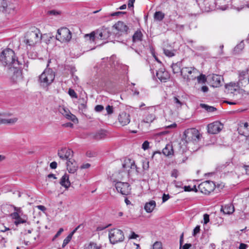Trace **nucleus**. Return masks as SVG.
<instances>
[{"instance_id":"nucleus-36","label":"nucleus","mask_w":249,"mask_h":249,"mask_svg":"<svg viewBox=\"0 0 249 249\" xmlns=\"http://www.w3.org/2000/svg\"><path fill=\"white\" fill-rule=\"evenodd\" d=\"M164 14L161 11L156 12L154 14V18L158 21H161L164 18Z\"/></svg>"},{"instance_id":"nucleus-23","label":"nucleus","mask_w":249,"mask_h":249,"mask_svg":"<svg viewBox=\"0 0 249 249\" xmlns=\"http://www.w3.org/2000/svg\"><path fill=\"white\" fill-rule=\"evenodd\" d=\"M67 170L70 173H74L77 170V163L73 160H69L67 162Z\"/></svg>"},{"instance_id":"nucleus-25","label":"nucleus","mask_w":249,"mask_h":249,"mask_svg":"<svg viewBox=\"0 0 249 249\" xmlns=\"http://www.w3.org/2000/svg\"><path fill=\"white\" fill-rule=\"evenodd\" d=\"M182 66V65L181 61H179L175 63H173L171 66L173 72L175 74H180L181 75Z\"/></svg>"},{"instance_id":"nucleus-64","label":"nucleus","mask_w":249,"mask_h":249,"mask_svg":"<svg viewBox=\"0 0 249 249\" xmlns=\"http://www.w3.org/2000/svg\"><path fill=\"white\" fill-rule=\"evenodd\" d=\"M248 246L247 245L244 244V243H241L240 244L239 249H246Z\"/></svg>"},{"instance_id":"nucleus-17","label":"nucleus","mask_w":249,"mask_h":249,"mask_svg":"<svg viewBox=\"0 0 249 249\" xmlns=\"http://www.w3.org/2000/svg\"><path fill=\"white\" fill-rule=\"evenodd\" d=\"M9 70L13 73L11 77V80L13 82L17 83L21 80L22 73L20 70L19 66H17L16 68H12L11 70Z\"/></svg>"},{"instance_id":"nucleus-7","label":"nucleus","mask_w":249,"mask_h":249,"mask_svg":"<svg viewBox=\"0 0 249 249\" xmlns=\"http://www.w3.org/2000/svg\"><path fill=\"white\" fill-rule=\"evenodd\" d=\"M108 237L110 243L112 244L122 242L124 239L123 231L118 229H113L109 231Z\"/></svg>"},{"instance_id":"nucleus-55","label":"nucleus","mask_w":249,"mask_h":249,"mask_svg":"<svg viewBox=\"0 0 249 249\" xmlns=\"http://www.w3.org/2000/svg\"><path fill=\"white\" fill-rule=\"evenodd\" d=\"M125 12H114V13H112L111 14H110V16H112V17H113V16H119L120 15H123V14H125Z\"/></svg>"},{"instance_id":"nucleus-35","label":"nucleus","mask_w":249,"mask_h":249,"mask_svg":"<svg viewBox=\"0 0 249 249\" xmlns=\"http://www.w3.org/2000/svg\"><path fill=\"white\" fill-rule=\"evenodd\" d=\"M27 220V217L25 215H22V216H19L18 219L15 220V221H14V223L17 226L18 224L26 223Z\"/></svg>"},{"instance_id":"nucleus-32","label":"nucleus","mask_w":249,"mask_h":249,"mask_svg":"<svg viewBox=\"0 0 249 249\" xmlns=\"http://www.w3.org/2000/svg\"><path fill=\"white\" fill-rule=\"evenodd\" d=\"M222 77L218 75H214L212 77L213 80V86L215 87H218L221 85V80Z\"/></svg>"},{"instance_id":"nucleus-29","label":"nucleus","mask_w":249,"mask_h":249,"mask_svg":"<svg viewBox=\"0 0 249 249\" xmlns=\"http://www.w3.org/2000/svg\"><path fill=\"white\" fill-rule=\"evenodd\" d=\"M60 184L66 189H68L71 185L68 175L65 174L61 178Z\"/></svg>"},{"instance_id":"nucleus-39","label":"nucleus","mask_w":249,"mask_h":249,"mask_svg":"<svg viewBox=\"0 0 249 249\" xmlns=\"http://www.w3.org/2000/svg\"><path fill=\"white\" fill-rule=\"evenodd\" d=\"M196 79H197V81L199 83H205L206 81V78L205 75L200 74L197 75Z\"/></svg>"},{"instance_id":"nucleus-22","label":"nucleus","mask_w":249,"mask_h":249,"mask_svg":"<svg viewBox=\"0 0 249 249\" xmlns=\"http://www.w3.org/2000/svg\"><path fill=\"white\" fill-rule=\"evenodd\" d=\"M118 120L122 125H127L130 121V116L129 114L122 112L119 115Z\"/></svg>"},{"instance_id":"nucleus-8","label":"nucleus","mask_w":249,"mask_h":249,"mask_svg":"<svg viewBox=\"0 0 249 249\" xmlns=\"http://www.w3.org/2000/svg\"><path fill=\"white\" fill-rule=\"evenodd\" d=\"M71 38V33L67 28H61L57 30L56 39L62 43L69 42Z\"/></svg>"},{"instance_id":"nucleus-42","label":"nucleus","mask_w":249,"mask_h":249,"mask_svg":"<svg viewBox=\"0 0 249 249\" xmlns=\"http://www.w3.org/2000/svg\"><path fill=\"white\" fill-rule=\"evenodd\" d=\"M164 54L168 57H172L175 55V53L173 51H171L167 49L164 50Z\"/></svg>"},{"instance_id":"nucleus-14","label":"nucleus","mask_w":249,"mask_h":249,"mask_svg":"<svg viewBox=\"0 0 249 249\" xmlns=\"http://www.w3.org/2000/svg\"><path fill=\"white\" fill-rule=\"evenodd\" d=\"M209 133L214 134L219 133L222 129V124L218 121L210 124L207 126Z\"/></svg>"},{"instance_id":"nucleus-62","label":"nucleus","mask_w":249,"mask_h":249,"mask_svg":"<svg viewBox=\"0 0 249 249\" xmlns=\"http://www.w3.org/2000/svg\"><path fill=\"white\" fill-rule=\"evenodd\" d=\"M36 208L38 210H39L42 212H45L46 210V208H45V207L43 205H38L36 206Z\"/></svg>"},{"instance_id":"nucleus-5","label":"nucleus","mask_w":249,"mask_h":249,"mask_svg":"<svg viewBox=\"0 0 249 249\" xmlns=\"http://www.w3.org/2000/svg\"><path fill=\"white\" fill-rule=\"evenodd\" d=\"M55 74L53 71L50 69H46L39 76V82L41 86L47 87L54 80Z\"/></svg>"},{"instance_id":"nucleus-43","label":"nucleus","mask_w":249,"mask_h":249,"mask_svg":"<svg viewBox=\"0 0 249 249\" xmlns=\"http://www.w3.org/2000/svg\"><path fill=\"white\" fill-rule=\"evenodd\" d=\"M22 215L23 212H22V213H19V212H14L11 213V216L13 219L16 220L17 219H18L19 216H22Z\"/></svg>"},{"instance_id":"nucleus-4","label":"nucleus","mask_w":249,"mask_h":249,"mask_svg":"<svg viewBox=\"0 0 249 249\" xmlns=\"http://www.w3.org/2000/svg\"><path fill=\"white\" fill-rule=\"evenodd\" d=\"M41 36L39 30L36 28L26 33L24 42L29 46H34L40 41Z\"/></svg>"},{"instance_id":"nucleus-61","label":"nucleus","mask_w":249,"mask_h":249,"mask_svg":"<svg viewBox=\"0 0 249 249\" xmlns=\"http://www.w3.org/2000/svg\"><path fill=\"white\" fill-rule=\"evenodd\" d=\"M48 13L50 15H57L59 14V12L58 11H57L56 10H51L48 12Z\"/></svg>"},{"instance_id":"nucleus-3","label":"nucleus","mask_w":249,"mask_h":249,"mask_svg":"<svg viewBox=\"0 0 249 249\" xmlns=\"http://www.w3.org/2000/svg\"><path fill=\"white\" fill-rule=\"evenodd\" d=\"M200 139V134L197 129L192 128L185 130L183 134L182 142L197 143Z\"/></svg>"},{"instance_id":"nucleus-59","label":"nucleus","mask_w":249,"mask_h":249,"mask_svg":"<svg viewBox=\"0 0 249 249\" xmlns=\"http://www.w3.org/2000/svg\"><path fill=\"white\" fill-rule=\"evenodd\" d=\"M63 231V228L59 229L58 231L57 232L56 234L54 235V237L53 238V240H54V238H56L58 237L61 234V233Z\"/></svg>"},{"instance_id":"nucleus-1","label":"nucleus","mask_w":249,"mask_h":249,"mask_svg":"<svg viewBox=\"0 0 249 249\" xmlns=\"http://www.w3.org/2000/svg\"><path fill=\"white\" fill-rule=\"evenodd\" d=\"M0 61L3 66H7L9 70L19 66L20 64L16 58L14 52L10 49L3 50L0 55Z\"/></svg>"},{"instance_id":"nucleus-58","label":"nucleus","mask_w":249,"mask_h":249,"mask_svg":"<svg viewBox=\"0 0 249 249\" xmlns=\"http://www.w3.org/2000/svg\"><path fill=\"white\" fill-rule=\"evenodd\" d=\"M170 198V196L167 194H163L162 196V202H165Z\"/></svg>"},{"instance_id":"nucleus-21","label":"nucleus","mask_w":249,"mask_h":249,"mask_svg":"<svg viewBox=\"0 0 249 249\" xmlns=\"http://www.w3.org/2000/svg\"><path fill=\"white\" fill-rule=\"evenodd\" d=\"M214 4L217 9L225 10L229 8L231 0H214Z\"/></svg>"},{"instance_id":"nucleus-53","label":"nucleus","mask_w":249,"mask_h":249,"mask_svg":"<svg viewBox=\"0 0 249 249\" xmlns=\"http://www.w3.org/2000/svg\"><path fill=\"white\" fill-rule=\"evenodd\" d=\"M104 109V107L102 105H97L95 107V110L97 112H101Z\"/></svg>"},{"instance_id":"nucleus-24","label":"nucleus","mask_w":249,"mask_h":249,"mask_svg":"<svg viewBox=\"0 0 249 249\" xmlns=\"http://www.w3.org/2000/svg\"><path fill=\"white\" fill-rule=\"evenodd\" d=\"M226 92L227 93H233L239 89V86L236 83H230L225 85Z\"/></svg>"},{"instance_id":"nucleus-46","label":"nucleus","mask_w":249,"mask_h":249,"mask_svg":"<svg viewBox=\"0 0 249 249\" xmlns=\"http://www.w3.org/2000/svg\"><path fill=\"white\" fill-rule=\"evenodd\" d=\"M68 93L70 95V96L72 98H77V95L76 93L72 89H70L68 91Z\"/></svg>"},{"instance_id":"nucleus-41","label":"nucleus","mask_w":249,"mask_h":249,"mask_svg":"<svg viewBox=\"0 0 249 249\" xmlns=\"http://www.w3.org/2000/svg\"><path fill=\"white\" fill-rule=\"evenodd\" d=\"M71 235H69L67 237H66L63 241V243L62 244V248H64L71 240Z\"/></svg>"},{"instance_id":"nucleus-40","label":"nucleus","mask_w":249,"mask_h":249,"mask_svg":"<svg viewBox=\"0 0 249 249\" xmlns=\"http://www.w3.org/2000/svg\"><path fill=\"white\" fill-rule=\"evenodd\" d=\"M101 247L95 243H90L87 247V249H100Z\"/></svg>"},{"instance_id":"nucleus-13","label":"nucleus","mask_w":249,"mask_h":249,"mask_svg":"<svg viewBox=\"0 0 249 249\" xmlns=\"http://www.w3.org/2000/svg\"><path fill=\"white\" fill-rule=\"evenodd\" d=\"M147 114L145 119H143V122L146 123H152L156 118L155 112L156 111V107L152 106L148 107L146 108Z\"/></svg>"},{"instance_id":"nucleus-6","label":"nucleus","mask_w":249,"mask_h":249,"mask_svg":"<svg viewBox=\"0 0 249 249\" xmlns=\"http://www.w3.org/2000/svg\"><path fill=\"white\" fill-rule=\"evenodd\" d=\"M199 74V71L194 67L182 68L181 76L183 79L187 82L195 80Z\"/></svg>"},{"instance_id":"nucleus-37","label":"nucleus","mask_w":249,"mask_h":249,"mask_svg":"<svg viewBox=\"0 0 249 249\" xmlns=\"http://www.w3.org/2000/svg\"><path fill=\"white\" fill-rule=\"evenodd\" d=\"M244 48V43L243 41H241L237 44L234 48V52L235 53H239Z\"/></svg>"},{"instance_id":"nucleus-26","label":"nucleus","mask_w":249,"mask_h":249,"mask_svg":"<svg viewBox=\"0 0 249 249\" xmlns=\"http://www.w3.org/2000/svg\"><path fill=\"white\" fill-rule=\"evenodd\" d=\"M123 167L124 169H136V165L135 163V161L131 159H128L124 161V163L123 164Z\"/></svg>"},{"instance_id":"nucleus-19","label":"nucleus","mask_w":249,"mask_h":249,"mask_svg":"<svg viewBox=\"0 0 249 249\" xmlns=\"http://www.w3.org/2000/svg\"><path fill=\"white\" fill-rule=\"evenodd\" d=\"M158 79L162 82H166L170 78V74L163 68H161L156 71Z\"/></svg>"},{"instance_id":"nucleus-48","label":"nucleus","mask_w":249,"mask_h":249,"mask_svg":"<svg viewBox=\"0 0 249 249\" xmlns=\"http://www.w3.org/2000/svg\"><path fill=\"white\" fill-rule=\"evenodd\" d=\"M106 109L107 111V114H111L113 112V107L112 106L108 105L106 108Z\"/></svg>"},{"instance_id":"nucleus-45","label":"nucleus","mask_w":249,"mask_h":249,"mask_svg":"<svg viewBox=\"0 0 249 249\" xmlns=\"http://www.w3.org/2000/svg\"><path fill=\"white\" fill-rule=\"evenodd\" d=\"M7 242V240L5 238L0 236V248H2L5 247V244Z\"/></svg>"},{"instance_id":"nucleus-31","label":"nucleus","mask_w":249,"mask_h":249,"mask_svg":"<svg viewBox=\"0 0 249 249\" xmlns=\"http://www.w3.org/2000/svg\"><path fill=\"white\" fill-rule=\"evenodd\" d=\"M247 72L245 71H242L239 73V83L243 85L244 83L247 82V85H249V78H246V76Z\"/></svg>"},{"instance_id":"nucleus-15","label":"nucleus","mask_w":249,"mask_h":249,"mask_svg":"<svg viewBox=\"0 0 249 249\" xmlns=\"http://www.w3.org/2000/svg\"><path fill=\"white\" fill-rule=\"evenodd\" d=\"M10 114L6 113H0V124H15L18 121L16 117L9 118Z\"/></svg>"},{"instance_id":"nucleus-16","label":"nucleus","mask_w":249,"mask_h":249,"mask_svg":"<svg viewBox=\"0 0 249 249\" xmlns=\"http://www.w3.org/2000/svg\"><path fill=\"white\" fill-rule=\"evenodd\" d=\"M113 27L118 31L117 34H120L121 35H127L129 32V27L123 21H118Z\"/></svg>"},{"instance_id":"nucleus-12","label":"nucleus","mask_w":249,"mask_h":249,"mask_svg":"<svg viewBox=\"0 0 249 249\" xmlns=\"http://www.w3.org/2000/svg\"><path fill=\"white\" fill-rule=\"evenodd\" d=\"M167 25L169 30L177 34L183 32L185 28V25L179 24L176 20H171Z\"/></svg>"},{"instance_id":"nucleus-63","label":"nucleus","mask_w":249,"mask_h":249,"mask_svg":"<svg viewBox=\"0 0 249 249\" xmlns=\"http://www.w3.org/2000/svg\"><path fill=\"white\" fill-rule=\"evenodd\" d=\"M243 168L246 171V174L249 175V165H244Z\"/></svg>"},{"instance_id":"nucleus-60","label":"nucleus","mask_w":249,"mask_h":249,"mask_svg":"<svg viewBox=\"0 0 249 249\" xmlns=\"http://www.w3.org/2000/svg\"><path fill=\"white\" fill-rule=\"evenodd\" d=\"M57 162L55 161H53L50 163V166L52 169H54L57 167Z\"/></svg>"},{"instance_id":"nucleus-54","label":"nucleus","mask_w":249,"mask_h":249,"mask_svg":"<svg viewBox=\"0 0 249 249\" xmlns=\"http://www.w3.org/2000/svg\"><path fill=\"white\" fill-rule=\"evenodd\" d=\"M200 231V226H197L195 227V228L194 229L193 231V236H195L197 233L199 232Z\"/></svg>"},{"instance_id":"nucleus-11","label":"nucleus","mask_w":249,"mask_h":249,"mask_svg":"<svg viewBox=\"0 0 249 249\" xmlns=\"http://www.w3.org/2000/svg\"><path fill=\"white\" fill-rule=\"evenodd\" d=\"M57 154L61 159L68 161L71 160L73 156V151L70 149L65 147L59 150Z\"/></svg>"},{"instance_id":"nucleus-33","label":"nucleus","mask_w":249,"mask_h":249,"mask_svg":"<svg viewBox=\"0 0 249 249\" xmlns=\"http://www.w3.org/2000/svg\"><path fill=\"white\" fill-rule=\"evenodd\" d=\"M142 37V34L140 31H137L132 36V40L134 42L141 41Z\"/></svg>"},{"instance_id":"nucleus-47","label":"nucleus","mask_w":249,"mask_h":249,"mask_svg":"<svg viewBox=\"0 0 249 249\" xmlns=\"http://www.w3.org/2000/svg\"><path fill=\"white\" fill-rule=\"evenodd\" d=\"M171 176L172 177L177 178L178 176V171L177 169H173L171 173Z\"/></svg>"},{"instance_id":"nucleus-28","label":"nucleus","mask_w":249,"mask_h":249,"mask_svg":"<svg viewBox=\"0 0 249 249\" xmlns=\"http://www.w3.org/2000/svg\"><path fill=\"white\" fill-rule=\"evenodd\" d=\"M156 206V203L154 200H150L145 204L144 208L147 213H150L153 212Z\"/></svg>"},{"instance_id":"nucleus-38","label":"nucleus","mask_w":249,"mask_h":249,"mask_svg":"<svg viewBox=\"0 0 249 249\" xmlns=\"http://www.w3.org/2000/svg\"><path fill=\"white\" fill-rule=\"evenodd\" d=\"M200 106L202 108L205 109L208 112H213L216 110V108L215 107L212 106H209L204 104H200Z\"/></svg>"},{"instance_id":"nucleus-10","label":"nucleus","mask_w":249,"mask_h":249,"mask_svg":"<svg viewBox=\"0 0 249 249\" xmlns=\"http://www.w3.org/2000/svg\"><path fill=\"white\" fill-rule=\"evenodd\" d=\"M115 188L119 193L123 195H128L130 194L131 188L127 182L118 181L115 184Z\"/></svg>"},{"instance_id":"nucleus-20","label":"nucleus","mask_w":249,"mask_h":249,"mask_svg":"<svg viewBox=\"0 0 249 249\" xmlns=\"http://www.w3.org/2000/svg\"><path fill=\"white\" fill-rule=\"evenodd\" d=\"M237 130L240 135L247 137V140H249V125L248 123L240 124Z\"/></svg>"},{"instance_id":"nucleus-34","label":"nucleus","mask_w":249,"mask_h":249,"mask_svg":"<svg viewBox=\"0 0 249 249\" xmlns=\"http://www.w3.org/2000/svg\"><path fill=\"white\" fill-rule=\"evenodd\" d=\"M173 102L177 108H180L184 104V102L181 101L178 97H174L173 99Z\"/></svg>"},{"instance_id":"nucleus-30","label":"nucleus","mask_w":249,"mask_h":249,"mask_svg":"<svg viewBox=\"0 0 249 249\" xmlns=\"http://www.w3.org/2000/svg\"><path fill=\"white\" fill-rule=\"evenodd\" d=\"M162 153L166 156L173 155L174 154V150L172 144L171 143L166 144L162 150Z\"/></svg>"},{"instance_id":"nucleus-57","label":"nucleus","mask_w":249,"mask_h":249,"mask_svg":"<svg viewBox=\"0 0 249 249\" xmlns=\"http://www.w3.org/2000/svg\"><path fill=\"white\" fill-rule=\"evenodd\" d=\"M139 235L137 234H136L134 232L132 231L131 235L129 236V239H136Z\"/></svg>"},{"instance_id":"nucleus-49","label":"nucleus","mask_w":249,"mask_h":249,"mask_svg":"<svg viewBox=\"0 0 249 249\" xmlns=\"http://www.w3.org/2000/svg\"><path fill=\"white\" fill-rule=\"evenodd\" d=\"M149 142L145 141L142 144V148L144 150H147L149 148Z\"/></svg>"},{"instance_id":"nucleus-50","label":"nucleus","mask_w":249,"mask_h":249,"mask_svg":"<svg viewBox=\"0 0 249 249\" xmlns=\"http://www.w3.org/2000/svg\"><path fill=\"white\" fill-rule=\"evenodd\" d=\"M181 157H182V158L181 159H180L179 158H178L176 159V162L177 163H178L179 164L182 163L184 162L187 160V158L186 157H184L183 156H181Z\"/></svg>"},{"instance_id":"nucleus-52","label":"nucleus","mask_w":249,"mask_h":249,"mask_svg":"<svg viewBox=\"0 0 249 249\" xmlns=\"http://www.w3.org/2000/svg\"><path fill=\"white\" fill-rule=\"evenodd\" d=\"M105 135V133L103 131H101L95 136V138L97 139H100L104 137V136Z\"/></svg>"},{"instance_id":"nucleus-27","label":"nucleus","mask_w":249,"mask_h":249,"mask_svg":"<svg viewBox=\"0 0 249 249\" xmlns=\"http://www.w3.org/2000/svg\"><path fill=\"white\" fill-rule=\"evenodd\" d=\"M221 211L223 212L224 214H231L234 212V208L232 204H228L222 206Z\"/></svg>"},{"instance_id":"nucleus-18","label":"nucleus","mask_w":249,"mask_h":249,"mask_svg":"<svg viewBox=\"0 0 249 249\" xmlns=\"http://www.w3.org/2000/svg\"><path fill=\"white\" fill-rule=\"evenodd\" d=\"M15 7L12 4H8L7 2L2 1L0 4V11L4 13L14 14L15 13Z\"/></svg>"},{"instance_id":"nucleus-9","label":"nucleus","mask_w":249,"mask_h":249,"mask_svg":"<svg viewBox=\"0 0 249 249\" xmlns=\"http://www.w3.org/2000/svg\"><path fill=\"white\" fill-rule=\"evenodd\" d=\"M215 186L213 182L208 180L201 183L198 185V189L202 193L209 195L213 191Z\"/></svg>"},{"instance_id":"nucleus-51","label":"nucleus","mask_w":249,"mask_h":249,"mask_svg":"<svg viewBox=\"0 0 249 249\" xmlns=\"http://www.w3.org/2000/svg\"><path fill=\"white\" fill-rule=\"evenodd\" d=\"M204 224H206L209 222V215L205 213L203 215Z\"/></svg>"},{"instance_id":"nucleus-44","label":"nucleus","mask_w":249,"mask_h":249,"mask_svg":"<svg viewBox=\"0 0 249 249\" xmlns=\"http://www.w3.org/2000/svg\"><path fill=\"white\" fill-rule=\"evenodd\" d=\"M153 249H162V244L160 242H156L153 245Z\"/></svg>"},{"instance_id":"nucleus-2","label":"nucleus","mask_w":249,"mask_h":249,"mask_svg":"<svg viewBox=\"0 0 249 249\" xmlns=\"http://www.w3.org/2000/svg\"><path fill=\"white\" fill-rule=\"evenodd\" d=\"M110 35L111 33L108 29L103 27L92 32L90 34L85 35L84 37L86 39L89 38L90 41H95L97 39L106 40Z\"/></svg>"},{"instance_id":"nucleus-56","label":"nucleus","mask_w":249,"mask_h":249,"mask_svg":"<svg viewBox=\"0 0 249 249\" xmlns=\"http://www.w3.org/2000/svg\"><path fill=\"white\" fill-rule=\"evenodd\" d=\"M66 117H67V118H68V119H69L70 120H71L72 121H74V120L75 119H76L75 116L74 115H73V114H72L71 113H70V114H67L66 115Z\"/></svg>"}]
</instances>
